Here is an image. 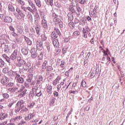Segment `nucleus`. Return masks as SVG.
<instances>
[{"label": "nucleus", "instance_id": "obj_1", "mask_svg": "<svg viewBox=\"0 0 125 125\" xmlns=\"http://www.w3.org/2000/svg\"><path fill=\"white\" fill-rule=\"evenodd\" d=\"M24 103H25V102L23 100L19 101L16 104L15 112H19L21 109H23V108L25 107V105H24Z\"/></svg>", "mask_w": 125, "mask_h": 125}, {"label": "nucleus", "instance_id": "obj_2", "mask_svg": "<svg viewBox=\"0 0 125 125\" xmlns=\"http://www.w3.org/2000/svg\"><path fill=\"white\" fill-rule=\"evenodd\" d=\"M9 37L5 34L2 35L0 37V46H1L2 44L4 43H8V39Z\"/></svg>", "mask_w": 125, "mask_h": 125}, {"label": "nucleus", "instance_id": "obj_3", "mask_svg": "<svg viewBox=\"0 0 125 125\" xmlns=\"http://www.w3.org/2000/svg\"><path fill=\"white\" fill-rule=\"evenodd\" d=\"M14 14L18 20H24V18H25V14H24V13L21 12L20 14L14 13Z\"/></svg>", "mask_w": 125, "mask_h": 125}, {"label": "nucleus", "instance_id": "obj_4", "mask_svg": "<svg viewBox=\"0 0 125 125\" xmlns=\"http://www.w3.org/2000/svg\"><path fill=\"white\" fill-rule=\"evenodd\" d=\"M53 21L55 24H59L60 28H63V22H62L60 19L58 18L54 19Z\"/></svg>", "mask_w": 125, "mask_h": 125}, {"label": "nucleus", "instance_id": "obj_5", "mask_svg": "<svg viewBox=\"0 0 125 125\" xmlns=\"http://www.w3.org/2000/svg\"><path fill=\"white\" fill-rule=\"evenodd\" d=\"M15 80L18 82V83H24V79L21 78V76H20V75L18 73L17 74V76H16Z\"/></svg>", "mask_w": 125, "mask_h": 125}, {"label": "nucleus", "instance_id": "obj_6", "mask_svg": "<svg viewBox=\"0 0 125 125\" xmlns=\"http://www.w3.org/2000/svg\"><path fill=\"white\" fill-rule=\"evenodd\" d=\"M30 52L31 53L32 58H33V59L37 58V57L38 56V53H37V50L35 48H32Z\"/></svg>", "mask_w": 125, "mask_h": 125}, {"label": "nucleus", "instance_id": "obj_7", "mask_svg": "<svg viewBox=\"0 0 125 125\" xmlns=\"http://www.w3.org/2000/svg\"><path fill=\"white\" fill-rule=\"evenodd\" d=\"M17 55H18V50L15 49L11 55L10 59H11V60H15V59L17 58Z\"/></svg>", "mask_w": 125, "mask_h": 125}, {"label": "nucleus", "instance_id": "obj_8", "mask_svg": "<svg viewBox=\"0 0 125 125\" xmlns=\"http://www.w3.org/2000/svg\"><path fill=\"white\" fill-rule=\"evenodd\" d=\"M24 64H26V62H25V61L22 59L17 60V66H18V67H21Z\"/></svg>", "mask_w": 125, "mask_h": 125}, {"label": "nucleus", "instance_id": "obj_9", "mask_svg": "<svg viewBox=\"0 0 125 125\" xmlns=\"http://www.w3.org/2000/svg\"><path fill=\"white\" fill-rule=\"evenodd\" d=\"M9 79L6 77H3L1 80V83L3 85H6L7 83H8Z\"/></svg>", "mask_w": 125, "mask_h": 125}, {"label": "nucleus", "instance_id": "obj_10", "mask_svg": "<svg viewBox=\"0 0 125 125\" xmlns=\"http://www.w3.org/2000/svg\"><path fill=\"white\" fill-rule=\"evenodd\" d=\"M48 60H47V59H45L44 60V62H43V64L42 65V72H44L45 71V69H46V66H47L48 64Z\"/></svg>", "mask_w": 125, "mask_h": 125}, {"label": "nucleus", "instance_id": "obj_11", "mask_svg": "<svg viewBox=\"0 0 125 125\" xmlns=\"http://www.w3.org/2000/svg\"><path fill=\"white\" fill-rule=\"evenodd\" d=\"M98 9V7L97 6H95L93 11H92V17H93L94 18H96V17H97V14H98V13H97V9Z\"/></svg>", "mask_w": 125, "mask_h": 125}, {"label": "nucleus", "instance_id": "obj_12", "mask_svg": "<svg viewBox=\"0 0 125 125\" xmlns=\"http://www.w3.org/2000/svg\"><path fill=\"white\" fill-rule=\"evenodd\" d=\"M28 3L30 6H31V8L34 10L35 12H38V9H37V7H36V6L35 5V4L31 0H28Z\"/></svg>", "mask_w": 125, "mask_h": 125}, {"label": "nucleus", "instance_id": "obj_13", "mask_svg": "<svg viewBox=\"0 0 125 125\" xmlns=\"http://www.w3.org/2000/svg\"><path fill=\"white\" fill-rule=\"evenodd\" d=\"M38 89V88H36V87H34L33 88V91L32 92H30L29 94V97L30 98H33L34 97V95L37 94V90Z\"/></svg>", "mask_w": 125, "mask_h": 125}, {"label": "nucleus", "instance_id": "obj_14", "mask_svg": "<svg viewBox=\"0 0 125 125\" xmlns=\"http://www.w3.org/2000/svg\"><path fill=\"white\" fill-rule=\"evenodd\" d=\"M36 47L38 50H39V51L42 50V43L40 42H37L36 43Z\"/></svg>", "mask_w": 125, "mask_h": 125}, {"label": "nucleus", "instance_id": "obj_15", "mask_svg": "<svg viewBox=\"0 0 125 125\" xmlns=\"http://www.w3.org/2000/svg\"><path fill=\"white\" fill-rule=\"evenodd\" d=\"M17 30L18 34H20V35H22L23 32V26L21 25H18L17 27Z\"/></svg>", "mask_w": 125, "mask_h": 125}, {"label": "nucleus", "instance_id": "obj_16", "mask_svg": "<svg viewBox=\"0 0 125 125\" xmlns=\"http://www.w3.org/2000/svg\"><path fill=\"white\" fill-rule=\"evenodd\" d=\"M47 21H46V20H45V19H42V21H41V24L42 26V27H43V28H44L45 29H47Z\"/></svg>", "mask_w": 125, "mask_h": 125}, {"label": "nucleus", "instance_id": "obj_17", "mask_svg": "<svg viewBox=\"0 0 125 125\" xmlns=\"http://www.w3.org/2000/svg\"><path fill=\"white\" fill-rule=\"evenodd\" d=\"M34 117H35L34 113H29L27 116L25 117V120L30 121V120H31V119L32 118H34Z\"/></svg>", "mask_w": 125, "mask_h": 125}, {"label": "nucleus", "instance_id": "obj_18", "mask_svg": "<svg viewBox=\"0 0 125 125\" xmlns=\"http://www.w3.org/2000/svg\"><path fill=\"white\" fill-rule=\"evenodd\" d=\"M35 30L37 33L36 37L39 38L40 37V32H41V26L40 25H37L35 27Z\"/></svg>", "mask_w": 125, "mask_h": 125}, {"label": "nucleus", "instance_id": "obj_19", "mask_svg": "<svg viewBox=\"0 0 125 125\" xmlns=\"http://www.w3.org/2000/svg\"><path fill=\"white\" fill-rule=\"evenodd\" d=\"M46 91L49 94L52 93V86L48 84L46 87Z\"/></svg>", "mask_w": 125, "mask_h": 125}, {"label": "nucleus", "instance_id": "obj_20", "mask_svg": "<svg viewBox=\"0 0 125 125\" xmlns=\"http://www.w3.org/2000/svg\"><path fill=\"white\" fill-rule=\"evenodd\" d=\"M62 78L61 76H59L57 77V78L53 82V84L54 85H56L57 83H59V81L61 80Z\"/></svg>", "mask_w": 125, "mask_h": 125}, {"label": "nucleus", "instance_id": "obj_21", "mask_svg": "<svg viewBox=\"0 0 125 125\" xmlns=\"http://www.w3.org/2000/svg\"><path fill=\"white\" fill-rule=\"evenodd\" d=\"M18 74L17 72H13L12 71H10L8 72V76L10 77H16Z\"/></svg>", "mask_w": 125, "mask_h": 125}, {"label": "nucleus", "instance_id": "obj_22", "mask_svg": "<svg viewBox=\"0 0 125 125\" xmlns=\"http://www.w3.org/2000/svg\"><path fill=\"white\" fill-rule=\"evenodd\" d=\"M8 8L10 11L13 12L15 11V9H14V7L13 6V4H12L11 2L9 3Z\"/></svg>", "mask_w": 125, "mask_h": 125}, {"label": "nucleus", "instance_id": "obj_23", "mask_svg": "<svg viewBox=\"0 0 125 125\" xmlns=\"http://www.w3.org/2000/svg\"><path fill=\"white\" fill-rule=\"evenodd\" d=\"M19 88L17 87H13L11 88H9L8 89V91H10V92H11V93H14L16 91H17L18 90Z\"/></svg>", "mask_w": 125, "mask_h": 125}, {"label": "nucleus", "instance_id": "obj_24", "mask_svg": "<svg viewBox=\"0 0 125 125\" xmlns=\"http://www.w3.org/2000/svg\"><path fill=\"white\" fill-rule=\"evenodd\" d=\"M4 21L6 23H11V22H12V19L10 17H6L5 19H4Z\"/></svg>", "mask_w": 125, "mask_h": 125}, {"label": "nucleus", "instance_id": "obj_25", "mask_svg": "<svg viewBox=\"0 0 125 125\" xmlns=\"http://www.w3.org/2000/svg\"><path fill=\"white\" fill-rule=\"evenodd\" d=\"M53 44L55 47H58L59 46V42H58V40H54L53 41Z\"/></svg>", "mask_w": 125, "mask_h": 125}, {"label": "nucleus", "instance_id": "obj_26", "mask_svg": "<svg viewBox=\"0 0 125 125\" xmlns=\"http://www.w3.org/2000/svg\"><path fill=\"white\" fill-rule=\"evenodd\" d=\"M41 40L42 42H44V41H46V39H47V37H46V35H45V33L43 32L41 35Z\"/></svg>", "mask_w": 125, "mask_h": 125}, {"label": "nucleus", "instance_id": "obj_27", "mask_svg": "<svg viewBox=\"0 0 125 125\" xmlns=\"http://www.w3.org/2000/svg\"><path fill=\"white\" fill-rule=\"evenodd\" d=\"M21 53L23 55H27L28 53V49L26 48H22L21 49Z\"/></svg>", "mask_w": 125, "mask_h": 125}, {"label": "nucleus", "instance_id": "obj_28", "mask_svg": "<svg viewBox=\"0 0 125 125\" xmlns=\"http://www.w3.org/2000/svg\"><path fill=\"white\" fill-rule=\"evenodd\" d=\"M29 36H34L35 35V33H36V31H35V29H34V28L30 27L29 28Z\"/></svg>", "mask_w": 125, "mask_h": 125}, {"label": "nucleus", "instance_id": "obj_29", "mask_svg": "<svg viewBox=\"0 0 125 125\" xmlns=\"http://www.w3.org/2000/svg\"><path fill=\"white\" fill-rule=\"evenodd\" d=\"M87 32H88V29H85L84 28H83V38H85V39L87 38Z\"/></svg>", "mask_w": 125, "mask_h": 125}, {"label": "nucleus", "instance_id": "obj_30", "mask_svg": "<svg viewBox=\"0 0 125 125\" xmlns=\"http://www.w3.org/2000/svg\"><path fill=\"white\" fill-rule=\"evenodd\" d=\"M67 16L69 21H73L74 20V16H73V14H72V13H69L67 15Z\"/></svg>", "mask_w": 125, "mask_h": 125}, {"label": "nucleus", "instance_id": "obj_31", "mask_svg": "<svg viewBox=\"0 0 125 125\" xmlns=\"http://www.w3.org/2000/svg\"><path fill=\"white\" fill-rule=\"evenodd\" d=\"M86 23V20H85V19H82L80 20V25H82V26H84Z\"/></svg>", "mask_w": 125, "mask_h": 125}, {"label": "nucleus", "instance_id": "obj_32", "mask_svg": "<svg viewBox=\"0 0 125 125\" xmlns=\"http://www.w3.org/2000/svg\"><path fill=\"white\" fill-rule=\"evenodd\" d=\"M45 2L48 5H51V6H52L53 5V0H45Z\"/></svg>", "mask_w": 125, "mask_h": 125}, {"label": "nucleus", "instance_id": "obj_33", "mask_svg": "<svg viewBox=\"0 0 125 125\" xmlns=\"http://www.w3.org/2000/svg\"><path fill=\"white\" fill-rule=\"evenodd\" d=\"M39 13L41 19H45V14H44V12L40 11Z\"/></svg>", "mask_w": 125, "mask_h": 125}, {"label": "nucleus", "instance_id": "obj_34", "mask_svg": "<svg viewBox=\"0 0 125 125\" xmlns=\"http://www.w3.org/2000/svg\"><path fill=\"white\" fill-rule=\"evenodd\" d=\"M56 100V99H55V98H54V97L52 98V99H51L50 102V106L54 105V103H55Z\"/></svg>", "mask_w": 125, "mask_h": 125}, {"label": "nucleus", "instance_id": "obj_35", "mask_svg": "<svg viewBox=\"0 0 125 125\" xmlns=\"http://www.w3.org/2000/svg\"><path fill=\"white\" fill-rule=\"evenodd\" d=\"M34 1L38 7H41L42 6V4H41V0H34Z\"/></svg>", "mask_w": 125, "mask_h": 125}, {"label": "nucleus", "instance_id": "obj_36", "mask_svg": "<svg viewBox=\"0 0 125 125\" xmlns=\"http://www.w3.org/2000/svg\"><path fill=\"white\" fill-rule=\"evenodd\" d=\"M8 118V114L6 113H2V120H5Z\"/></svg>", "mask_w": 125, "mask_h": 125}, {"label": "nucleus", "instance_id": "obj_37", "mask_svg": "<svg viewBox=\"0 0 125 125\" xmlns=\"http://www.w3.org/2000/svg\"><path fill=\"white\" fill-rule=\"evenodd\" d=\"M51 37L52 40H55V39H57V37L58 36H57V34L55 33V32H53L51 35Z\"/></svg>", "mask_w": 125, "mask_h": 125}, {"label": "nucleus", "instance_id": "obj_38", "mask_svg": "<svg viewBox=\"0 0 125 125\" xmlns=\"http://www.w3.org/2000/svg\"><path fill=\"white\" fill-rule=\"evenodd\" d=\"M79 92V91L78 90V89H75V90H70L69 91V93L70 94H77V93Z\"/></svg>", "mask_w": 125, "mask_h": 125}, {"label": "nucleus", "instance_id": "obj_39", "mask_svg": "<svg viewBox=\"0 0 125 125\" xmlns=\"http://www.w3.org/2000/svg\"><path fill=\"white\" fill-rule=\"evenodd\" d=\"M27 16L28 17V19L30 22H33V16L32 15V14L28 13Z\"/></svg>", "mask_w": 125, "mask_h": 125}, {"label": "nucleus", "instance_id": "obj_40", "mask_svg": "<svg viewBox=\"0 0 125 125\" xmlns=\"http://www.w3.org/2000/svg\"><path fill=\"white\" fill-rule=\"evenodd\" d=\"M4 51L5 53H8L10 51L8 45H5Z\"/></svg>", "mask_w": 125, "mask_h": 125}, {"label": "nucleus", "instance_id": "obj_41", "mask_svg": "<svg viewBox=\"0 0 125 125\" xmlns=\"http://www.w3.org/2000/svg\"><path fill=\"white\" fill-rule=\"evenodd\" d=\"M9 71V68L8 67H5L3 69L2 72L4 74H7Z\"/></svg>", "mask_w": 125, "mask_h": 125}, {"label": "nucleus", "instance_id": "obj_42", "mask_svg": "<svg viewBox=\"0 0 125 125\" xmlns=\"http://www.w3.org/2000/svg\"><path fill=\"white\" fill-rule=\"evenodd\" d=\"M20 89L18 90V92H22L23 90L25 89V86L23 85H21L19 86Z\"/></svg>", "mask_w": 125, "mask_h": 125}, {"label": "nucleus", "instance_id": "obj_43", "mask_svg": "<svg viewBox=\"0 0 125 125\" xmlns=\"http://www.w3.org/2000/svg\"><path fill=\"white\" fill-rule=\"evenodd\" d=\"M4 64H5L4 62L2 60L0 59V67L2 68V67L4 66Z\"/></svg>", "mask_w": 125, "mask_h": 125}, {"label": "nucleus", "instance_id": "obj_44", "mask_svg": "<svg viewBox=\"0 0 125 125\" xmlns=\"http://www.w3.org/2000/svg\"><path fill=\"white\" fill-rule=\"evenodd\" d=\"M41 82H42V76H39L37 83L39 84L41 83Z\"/></svg>", "mask_w": 125, "mask_h": 125}, {"label": "nucleus", "instance_id": "obj_45", "mask_svg": "<svg viewBox=\"0 0 125 125\" xmlns=\"http://www.w3.org/2000/svg\"><path fill=\"white\" fill-rule=\"evenodd\" d=\"M68 26H69L70 28L73 29L75 27V24L73 22H70L68 23Z\"/></svg>", "mask_w": 125, "mask_h": 125}, {"label": "nucleus", "instance_id": "obj_46", "mask_svg": "<svg viewBox=\"0 0 125 125\" xmlns=\"http://www.w3.org/2000/svg\"><path fill=\"white\" fill-rule=\"evenodd\" d=\"M2 95L4 98H5L6 99L9 98V95L7 93H3L2 94Z\"/></svg>", "mask_w": 125, "mask_h": 125}, {"label": "nucleus", "instance_id": "obj_47", "mask_svg": "<svg viewBox=\"0 0 125 125\" xmlns=\"http://www.w3.org/2000/svg\"><path fill=\"white\" fill-rule=\"evenodd\" d=\"M54 31L56 32L57 34L59 35V36H61V33L60 32V31L58 28L54 27Z\"/></svg>", "mask_w": 125, "mask_h": 125}, {"label": "nucleus", "instance_id": "obj_48", "mask_svg": "<svg viewBox=\"0 0 125 125\" xmlns=\"http://www.w3.org/2000/svg\"><path fill=\"white\" fill-rule=\"evenodd\" d=\"M81 85L83 86V87H86V82H85V81L84 80H83Z\"/></svg>", "mask_w": 125, "mask_h": 125}, {"label": "nucleus", "instance_id": "obj_49", "mask_svg": "<svg viewBox=\"0 0 125 125\" xmlns=\"http://www.w3.org/2000/svg\"><path fill=\"white\" fill-rule=\"evenodd\" d=\"M27 10H28V11H30V12H31V13H33L35 12V10L33 9V8L30 7H27Z\"/></svg>", "mask_w": 125, "mask_h": 125}, {"label": "nucleus", "instance_id": "obj_50", "mask_svg": "<svg viewBox=\"0 0 125 125\" xmlns=\"http://www.w3.org/2000/svg\"><path fill=\"white\" fill-rule=\"evenodd\" d=\"M23 68L25 70H28V69H29V66L27 63H24V64L23 65Z\"/></svg>", "mask_w": 125, "mask_h": 125}, {"label": "nucleus", "instance_id": "obj_51", "mask_svg": "<svg viewBox=\"0 0 125 125\" xmlns=\"http://www.w3.org/2000/svg\"><path fill=\"white\" fill-rule=\"evenodd\" d=\"M11 34L12 35V36H13V37H14V38H18V35L17 34V33H15V31L12 32Z\"/></svg>", "mask_w": 125, "mask_h": 125}, {"label": "nucleus", "instance_id": "obj_52", "mask_svg": "<svg viewBox=\"0 0 125 125\" xmlns=\"http://www.w3.org/2000/svg\"><path fill=\"white\" fill-rule=\"evenodd\" d=\"M74 36H75L76 37H78V36H80V33L79 31H76L74 32H73Z\"/></svg>", "mask_w": 125, "mask_h": 125}, {"label": "nucleus", "instance_id": "obj_53", "mask_svg": "<svg viewBox=\"0 0 125 125\" xmlns=\"http://www.w3.org/2000/svg\"><path fill=\"white\" fill-rule=\"evenodd\" d=\"M47 71H48V72L50 71H52V70H53V68H52V66H50V65H48L47 66Z\"/></svg>", "mask_w": 125, "mask_h": 125}, {"label": "nucleus", "instance_id": "obj_54", "mask_svg": "<svg viewBox=\"0 0 125 125\" xmlns=\"http://www.w3.org/2000/svg\"><path fill=\"white\" fill-rule=\"evenodd\" d=\"M52 18H53V20H54V19H56L57 18H58V16H57V15H56V14L55 13H53Z\"/></svg>", "mask_w": 125, "mask_h": 125}, {"label": "nucleus", "instance_id": "obj_55", "mask_svg": "<svg viewBox=\"0 0 125 125\" xmlns=\"http://www.w3.org/2000/svg\"><path fill=\"white\" fill-rule=\"evenodd\" d=\"M38 20H40V15L39 14H37L35 15V23Z\"/></svg>", "mask_w": 125, "mask_h": 125}, {"label": "nucleus", "instance_id": "obj_56", "mask_svg": "<svg viewBox=\"0 0 125 125\" xmlns=\"http://www.w3.org/2000/svg\"><path fill=\"white\" fill-rule=\"evenodd\" d=\"M38 58L39 60H42V58H43V55L42 53L40 54Z\"/></svg>", "mask_w": 125, "mask_h": 125}, {"label": "nucleus", "instance_id": "obj_57", "mask_svg": "<svg viewBox=\"0 0 125 125\" xmlns=\"http://www.w3.org/2000/svg\"><path fill=\"white\" fill-rule=\"evenodd\" d=\"M36 96L38 97H40V96H42V91H40L39 93H38V90H37Z\"/></svg>", "mask_w": 125, "mask_h": 125}, {"label": "nucleus", "instance_id": "obj_58", "mask_svg": "<svg viewBox=\"0 0 125 125\" xmlns=\"http://www.w3.org/2000/svg\"><path fill=\"white\" fill-rule=\"evenodd\" d=\"M65 64H66V62H65L62 61L61 62V63L60 64L61 67H62L63 68V67H64Z\"/></svg>", "mask_w": 125, "mask_h": 125}, {"label": "nucleus", "instance_id": "obj_59", "mask_svg": "<svg viewBox=\"0 0 125 125\" xmlns=\"http://www.w3.org/2000/svg\"><path fill=\"white\" fill-rule=\"evenodd\" d=\"M24 96H25V95L24 94L23 92H22L21 94H20L18 95V97H19L20 98H21V97H24Z\"/></svg>", "mask_w": 125, "mask_h": 125}, {"label": "nucleus", "instance_id": "obj_60", "mask_svg": "<svg viewBox=\"0 0 125 125\" xmlns=\"http://www.w3.org/2000/svg\"><path fill=\"white\" fill-rule=\"evenodd\" d=\"M24 85L26 87H27V88H31V86H30L29 83H24Z\"/></svg>", "mask_w": 125, "mask_h": 125}, {"label": "nucleus", "instance_id": "obj_61", "mask_svg": "<svg viewBox=\"0 0 125 125\" xmlns=\"http://www.w3.org/2000/svg\"><path fill=\"white\" fill-rule=\"evenodd\" d=\"M0 18L1 19V20H3L4 21V19L5 18V16L3 15V14H0Z\"/></svg>", "mask_w": 125, "mask_h": 125}, {"label": "nucleus", "instance_id": "obj_62", "mask_svg": "<svg viewBox=\"0 0 125 125\" xmlns=\"http://www.w3.org/2000/svg\"><path fill=\"white\" fill-rule=\"evenodd\" d=\"M16 11L18 13L17 14H19L22 12L21 10L19 8H16Z\"/></svg>", "mask_w": 125, "mask_h": 125}, {"label": "nucleus", "instance_id": "obj_63", "mask_svg": "<svg viewBox=\"0 0 125 125\" xmlns=\"http://www.w3.org/2000/svg\"><path fill=\"white\" fill-rule=\"evenodd\" d=\"M9 29L12 32H15V29L14 28L13 26H9Z\"/></svg>", "mask_w": 125, "mask_h": 125}, {"label": "nucleus", "instance_id": "obj_64", "mask_svg": "<svg viewBox=\"0 0 125 125\" xmlns=\"http://www.w3.org/2000/svg\"><path fill=\"white\" fill-rule=\"evenodd\" d=\"M57 89H58V91H60V89H61V84H58Z\"/></svg>", "mask_w": 125, "mask_h": 125}]
</instances>
